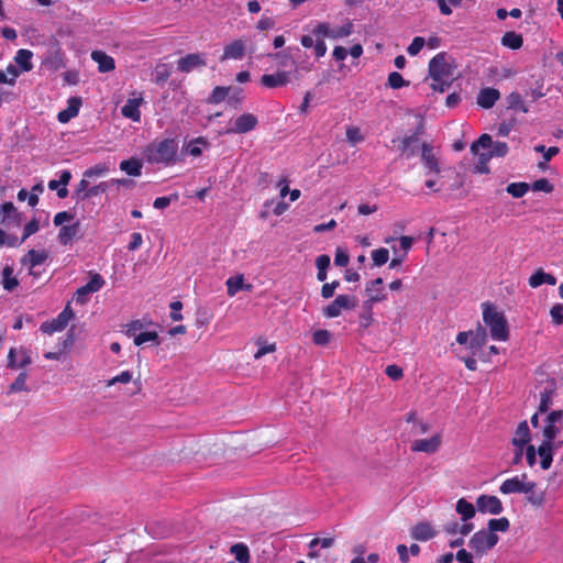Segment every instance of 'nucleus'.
Instances as JSON below:
<instances>
[{
	"label": "nucleus",
	"instance_id": "1",
	"mask_svg": "<svg viewBox=\"0 0 563 563\" xmlns=\"http://www.w3.org/2000/svg\"><path fill=\"white\" fill-rule=\"evenodd\" d=\"M142 156L150 165L173 166L178 161V140L157 137L143 147Z\"/></svg>",
	"mask_w": 563,
	"mask_h": 563
},
{
	"label": "nucleus",
	"instance_id": "39",
	"mask_svg": "<svg viewBox=\"0 0 563 563\" xmlns=\"http://www.w3.org/2000/svg\"><path fill=\"white\" fill-rule=\"evenodd\" d=\"M331 258L327 254L319 255L316 258V267L318 269L317 272V279L319 282H324L327 279V271L330 267Z\"/></svg>",
	"mask_w": 563,
	"mask_h": 563
},
{
	"label": "nucleus",
	"instance_id": "14",
	"mask_svg": "<svg viewBox=\"0 0 563 563\" xmlns=\"http://www.w3.org/2000/svg\"><path fill=\"white\" fill-rule=\"evenodd\" d=\"M442 443L441 435L434 434L430 439H418L411 443L412 452H424L428 454L435 453Z\"/></svg>",
	"mask_w": 563,
	"mask_h": 563
},
{
	"label": "nucleus",
	"instance_id": "29",
	"mask_svg": "<svg viewBox=\"0 0 563 563\" xmlns=\"http://www.w3.org/2000/svg\"><path fill=\"white\" fill-rule=\"evenodd\" d=\"M33 53L29 49L21 48L16 52L14 56V62L19 66L20 74L22 71H30L33 68V64L31 62Z\"/></svg>",
	"mask_w": 563,
	"mask_h": 563
},
{
	"label": "nucleus",
	"instance_id": "32",
	"mask_svg": "<svg viewBox=\"0 0 563 563\" xmlns=\"http://www.w3.org/2000/svg\"><path fill=\"white\" fill-rule=\"evenodd\" d=\"M501 45L510 49H519L523 44L522 35L515 31L506 32L501 37Z\"/></svg>",
	"mask_w": 563,
	"mask_h": 563
},
{
	"label": "nucleus",
	"instance_id": "30",
	"mask_svg": "<svg viewBox=\"0 0 563 563\" xmlns=\"http://www.w3.org/2000/svg\"><path fill=\"white\" fill-rule=\"evenodd\" d=\"M456 512L461 515V519L463 521H467L475 517L476 509L475 506L467 501L465 498H460L456 503Z\"/></svg>",
	"mask_w": 563,
	"mask_h": 563
},
{
	"label": "nucleus",
	"instance_id": "38",
	"mask_svg": "<svg viewBox=\"0 0 563 563\" xmlns=\"http://www.w3.org/2000/svg\"><path fill=\"white\" fill-rule=\"evenodd\" d=\"M231 91V87L217 86L212 89L211 93L207 98V103L209 104H218L227 99L229 92Z\"/></svg>",
	"mask_w": 563,
	"mask_h": 563
},
{
	"label": "nucleus",
	"instance_id": "33",
	"mask_svg": "<svg viewBox=\"0 0 563 563\" xmlns=\"http://www.w3.org/2000/svg\"><path fill=\"white\" fill-rule=\"evenodd\" d=\"M2 286L7 291H13L19 286V280L13 276V267L5 265L2 268Z\"/></svg>",
	"mask_w": 563,
	"mask_h": 563
},
{
	"label": "nucleus",
	"instance_id": "16",
	"mask_svg": "<svg viewBox=\"0 0 563 563\" xmlns=\"http://www.w3.org/2000/svg\"><path fill=\"white\" fill-rule=\"evenodd\" d=\"M47 258L48 254L45 250L36 251L32 249L21 258L20 262L22 265H30V274L34 277H37L38 274L33 271V268L35 266L42 265Z\"/></svg>",
	"mask_w": 563,
	"mask_h": 563
},
{
	"label": "nucleus",
	"instance_id": "28",
	"mask_svg": "<svg viewBox=\"0 0 563 563\" xmlns=\"http://www.w3.org/2000/svg\"><path fill=\"white\" fill-rule=\"evenodd\" d=\"M143 158L131 157L120 163V169L129 176L137 177L142 174Z\"/></svg>",
	"mask_w": 563,
	"mask_h": 563
},
{
	"label": "nucleus",
	"instance_id": "18",
	"mask_svg": "<svg viewBox=\"0 0 563 563\" xmlns=\"http://www.w3.org/2000/svg\"><path fill=\"white\" fill-rule=\"evenodd\" d=\"M81 104L82 100L80 97H70L67 100V108L58 112L57 120L60 123H67L70 119L78 115Z\"/></svg>",
	"mask_w": 563,
	"mask_h": 563
},
{
	"label": "nucleus",
	"instance_id": "26",
	"mask_svg": "<svg viewBox=\"0 0 563 563\" xmlns=\"http://www.w3.org/2000/svg\"><path fill=\"white\" fill-rule=\"evenodd\" d=\"M245 54V47L241 40H235L224 47L221 60L242 59Z\"/></svg>",
	"mask_w": 563,
	"mask_h": 563
},
{
	"label": "nucleus",
	"instance_id": "47",
	"mask_svg": "<svg viewBox=\"0 0 563 563\" xmlns=\"http://www.w3.org/2000/svg\"><path fill=\"white\" fill-rule=\"evenodd\" d=\"M27 373L21 372L14 382L9 386V393H19V391H27L29 388L26 386Z\"/></svg>",
	"mask_w": 563,
	"mask_h": 563
},
{
	"label": "nucleus",
	"instance_id": "12",
	"mask_svg": "<svg viewBox=\"0 0 563 563\" xmlns=\"http://www.w3.org/2000/svg\"><path fill=\"white\" fill-rule=\"evenodd\" d=\"M476 508L482 514L499 515L504 507L500 499L493 495H481L476 499Z\"/></svg>",
	"mask_w": 563,
	"mask_h": 563
},
{
	"label": "nucleus",
	"instance_id": "22",
	"mask_svg": "<svg viewBox=\"0 0 563 563\" xmlns=\"http://www.w3.org/2000/svg\"><path fill=\"white\" fill-rule=\"evenodd\" d=\"M91 59L98 64V70L100 73H109L115 68V62L113 57H111L103 51H92Z\"/></svg>",
	"mask_w": 563,
	"mask_h": 563
},
{
	"label": "nucleus",
	"instance_id": "64",
	"mask_svg": "<svg viewBox=\"0 0 563 563\" xmlns=\"http://www.w3.org/2000/svg\"><path fill=\"white\" fill-rule=\"evenodd\" d=\"M550 316H551L553 324H555V325L563 324V303H555L550 309Z\"/></svg>",
	"mask_w": 563,
	"mask_h": 563
},
{
	"label": "nucleus",
	"instance_id": "51",
	"mask_svg": "<svg viewBox=\"0 0 563 563\" xmlns=\"http://www.w3.org/2000/svg\"><path fill=\"white\" fill-rule=\"evenodd\" d=\"M526 500L533 507H542L545 503V493L543 490L533 489L526 496Z\"/></svg>",
	"mask_w": 563,
	"mask_h": 563
},
{
	"label": "nucleus",
	"instance_id": "48",
	"mask_svg": "<svg viewBox=\"0 0 563 563\" xmlns=\"http://www.w3.org/2000/svg\"><path fill=\"white\" fill-rule=\"evenodd\" d=\"M553 390L552 389H544L540 394V402L538 406V411L542 413H547L552 405V397H553Z\"/></svg>",
	"mask_w": 563,
	"mask_h": 563
},
{
	"label": "nucleus",
	"instance_id": "8",
	"mask_svg": "<svg viewBox=\"0 0 563 563\" xmlns=\"http://www.w3.org/2000/svg\"><path fill=\"white\" fill-rule=\"evenodd\" d=\"M42 65L51 71H57L66 66L64 62V52L57 40L54 38Z\"/></svg>",
	"mask_w": 563,
	"mask_h": 563
},
{
	"label": "nucleus",
	"instance_id": "58",
	"mask_svg": "<svg viewBox=\"0 0 563 563\" xmlns=\"http://www.w3.org/2000/svg\"><path fill=\"white\" fill-rule=\"evenodd\" d=\"M104 284H106V282H104L103 277L100 274L95 273V274L90 275V279L85 286L91 292H97L103 287Z\"/></svg>",
	"mask_w": 563,
	"mask_h": 563
},
{
	"label": "nucleus",
	"instance_id": "45",
	"mask_svg": "<svg viewBox=\"0 0 563 563\" xmlns=\"http://www.w3.org/2000/svg\"><path fill=\"white\" fill-rule=\"evenodd\" d=\"M509 152V146L506 142H494L490 147H488L487 155L488 157H505Z\"/></svg>",
	"mask_w": 563,
	"mask_h": 563
},
{
	"label": "nucleus",
	"instance_id": "40",
	"mask_svg": "<svg viewBox=\"0 0 563 563\" xmlns=\"http://www.w3.org/2000/svg\"><path fill=\"white\" fill-rule=\"evenodd\" d=\"M146 342H151L153 345H159L161 339L156 331H145L140 332L137 335H134V344L136 346H141Z\"/></svg>",
	"mask_w": 563,
	"mask_h": 563
},
{
	"label": "nucleus",
	"instance_id": "56",
	"mask_svg": "<svg viewBox=\"0 0 563 563\" xmlns=\"http://www.w3.org/2000/svg\"><path fill=\"white\" fill-rule=\"evenodd\" d=\"M530 189L533 191H543L550 194L554 190L553 184L547 178H540L530 184Z\"/></svg>",
	"mask_w": 563,
	"mask_h": 563
},
{
	"label": "nucleus",
	"instance_id": "27",
	"mask_svg": "<svg viewBox=\"0 0 563 563\" xmlns=\"http://www.w3.org/2000/svg\"><path fill=\"white\" fill-rule=\"evenodd\" d=\"M531 440V432L526 420L521 421L516 429V437L511 439L514 446H526Z\"/></svg>",
	"mask_w": 563,
	"mask_h": 563
},
{
	"label": "nucleus",
	"instance_id": "6",
	"mask_svg": "<svg viewBox=\"0 0 563 563\" xmlns=\"http://www.w3.org/2000/svg\"><path fill=\"white\" fill-rule=\"evenodd\" d=\"M357 298L349 295H338L333 301L323 307L322 313L327 318H336L341 314L342 309L352 310L357 306Z\"/></svg>",
	"mask_w": 563,
	"mask_h": 563
},
{
	"label": "nucleus",
	"instance_id": "50",
	"mask_svg": "<svg viewBox=\"0 0 563 563\" xmlns=\"http://www.w3.org/2000/svg\"><path fill=\"white\" fill-rule=\"evenodd\" d=\"M331 338L332 333L325 329H319L312 333V342L319 346H324L329 344Z\"/></svg>",
	"mask_w": 563,
	"mask_h": 563
},
{
	"label": "nucleus",
	"instance_id": "23",
	"mask_svg": "<svg viewBox=\"0 0 563 563\" xmlns=\"http://www.w3.org/2000/svg\"><path fill=\"white\" fill-rule=\"evenodd\" d=\"M538 455L540 456L541 468L549 470L554 456L552 441L542 440V443L538 446Z\"/></svg>",
	"mask_w": 563,
	"mask_h": 563
},
{
	"label": "nucleus",
	"instance_id": "43",
	"mask_svg": "<svg viewBox=\"0 0 563 563\" xmlns=\"http://www.w3.org/2000/svg\"><path fill=\"white\" fill-rule=\"evenodd\" d=\"M20 70L14 65L10 64L5 70H0V84H7L10 86L15 85L16 77H19Z\"/></svg>",
	"mask_w": 563,
	"mask_h": 563
},
{
	"label": "nucleus",
	"instance_id": "54",
	"mask_svg": "<svg viewBox=\"0 0 563 563\" xmlns=\"http://www.w3.org/2000/svg\"><path fill=\"white\" fill-rule=\"evenodd\" d=\"M113 186V181H101L99 183L98 185H95L92 187H90L87 191H86V197H89L92 198V197H96L100 194H104L107 192L111 187Z\"/></svg>",
	"mask_w": 563,
	"mask_h": 563
},
{
	"label": "nucleus",
	"instance_id": "17",
	"mask_svg": "<svg viewBox=\"0 0 563 563\" xmlns=\"http://www.w3.org/2000/svg\"><path fill=\"white\" fill-rule=\"evenodd\" d=\"M487 342V331L486 329L478 323L477 328L471 334V340L468 342V350L473 353V355H477L482 347Z\"/></svg>",
	"mask_w": 563,
	"mask_h": 563
},
{
	"label": "nucleus",
	"instance_id": "24",
	"mask_svg": "<svg viewBox=\"0 0 563 563\" xmlns=\"http://www.w3.org/2000/svg\"><path fill=\"white\" fill-rule=\"evenodd\" d=\"M80 231V222L77 220L76 222L67 225H63L59 229L57 239L62 245H68L71 241L78 235Z\"/></svg>",
	"mask_w": 563,
	"mask_h": 563
},
{
	"label": "nucleus",
	"instance_id": "37",
	"mask_svg": "<svg viewBox=\"0 0 563 563\" xmlns=\"http://www.w3.org/2000/svg\"><path fill=\"white\" fill-rule=\"evenodd\" d=\"M510 528V522L508 518L501 517L496 519H489L487 522V532L496 533L497 532H507Z\"/></svg>",
	"mask_w": 563,
	"mask_h": 563
},
{
	"label": "nucleus",
	"instance_id": "2",
	"mask_svg": "<svg viewBox=\"0 0 563 563\" xmlns=\"http://www.w3.org/2000/svg\"><path fill=\"white\" fill-rule=\"evenodd\" d=\"M376 285H384L382 277L369 280L365 287V294L368 298L363 301L362 311L358 314V328L362 332L367 330L375 321L373 312L374 303L382 302L387 299V294H383L382 291L379 295H372V290Z\"/></svg>",
	"mask_w": 563,
	"mask_h": 563
},
{
	"label": "nucleus",
	"instance_id": "11",
	"mask_svg": "<svg viewBox=\"0 0 563 563\" xmlns=\"http://www.w3.org/2000/svg\"><path fill=\"white\" fill-rule=\"evenodd\" d=\"M258 124L256 115L253 113H243L239 115L232 126L227 129L228 134H244L254 130Z\"/></svg>",
	"mask_w": 563,
	"mask_h": 563
},
{
	"label": "nucleus",
	"instance_id": "31",
	"mask_svg": "<svg viewBox=\"0 0 563 563\" xmlns=\"http://www.w3.org/2000/svg\"><path fill=\"white\" fill-rule=\"evenodd\" d=\"M419 143V140L413 136V135H408V136H405L402 140H401V145H400V152H401V155L405 156L407 159L413 157L416 155V148H417V145Z\"/></svg>",
	"mask_w": 563,
	"mask_h": 563
},
{
	"label": "nucleus",
	"instance_id": "7",
	"mask_svg": "<svg viewBox=\"0 0 563 563\" xmlns=\"http://www.w3.org/2000/svg\"><path fill=\"white\" fill-rule=\"evenodd\" d=\"M75 317L73 309L69 303L63 309V311L54 319L44 321L40 330L45 334H53L54 332L64 330L68 322Z\"/></svg>",
	"mask_w": 563,
	"mask_h": 563
},
{
	"label": "nucleus",
	"instance_id": "19",
	"mask_svg": "<svg viewBox=\"0 0 563 563\" xmlns=\"http://www.w3.org/2000/svg\"><path fill=\"white\" fill-rule=\"evenodd\" d=\"M500 92L496 88L487 87L479 90L477 104L483 109H490L499 100Z\"/></svg>",
	"mask_w": 563,
	"mask_h": 563
},
{
	"label": "nucleus",
	"instance_id": "21",
	"mask_svg": "<svg viewBox=\"0 0 563 563\" xmlns=\"http://www.w3.org/2000/svg\"><path fill=\"white\" fill-rule=\"evenodd\" d=\"M143 102V98H131L128 99L126 103L121 108V113L124 118L132 120L133 122H140L141 111L140 106Z\"/></svg>",
	"mask_w": 563,
	"mask_h": 563
},
{
	"label": "nucleus",
	"instance_id": "46",
	"mask_svg": "<svg viewBox=\"0 0 563 563\" xmlns=\"http://www.w3.org/2000/svg\"><path fill=\"white\" fill-rule=\"evenodd\" d=\"M493 145V139L489 134H482L475 142L471 145V153L473 155H479L478 150L482 148H488Z\"/></svg>",
	"mask_w": 563,
	"mask_h": 563
},
{
	"label": "nucleus",
	"instance_id": "35",
	"mask_svg": "<svg viewBox=\"0 0 563 563\" xmlns=\"http://www.w3.org/2000/svg\"><path fill=\"white\" fill-rule=\"evenodd\" d=\"M227 292L229 296H234L238 294V291L242 290L243 288L250 290L252 288L251 284L245 285L244 278L242 275L230 277L227 280Z\"/></svg>",
	"mask_w": 563,
	"mask_h": 563
},
{
	"label": "nucleus",
	"instance_id": "36",
	"mask_svg": "<svg viewBox=\"0 0 563 563\" xmlns=\"http://www.w3.org/2000/svg\"><path fill=\"white\" fill-rule=\"evenodd\" d=\"M506 101H507L508 109H511L515 111H521L522 113L529 112L528 106H526L522 101V96L517 91L510 92L507 96Z\"/></svg>",
	"mask_w": 563,
	"mask_h": 563
},
{
	"label": "nucleus",
	"instance_id": "53",
	"mask_svg": "<svg viewBox=\"0 0 563 563\" xmlns=\"http://www.w3.org/2000/svg\"><path fill=\"white\" fill-rule=\"evenodd\" d=\"M353 33V23L347 20V22L341 26H336L332 29L331 38H342L347 37Z\"/></svg>",
	"mask_w": 563,
	"mask_h": 563
},
{
	"label": "nucleus",
	"instance_id": "10",
	"mask_svg": "<svg viewBox=\"0 0 563 563\" xmlns=\"http://www.w3.org/2000/svg\"><path fill=\"white\" fill-rule=\"evenodd\" d=\"M445 56H446V53L442 52V53L437 54L429 62V76L434 81H441V79H443V77L451 75V67L445 62Z\"/></svg>",
	"mask_w": 563,
	"mask_h": 563
},
{
	"label": "nucleus",
	"instance_id": "42",
	"mask_svg": "<svg viewBox=\"0 0 563 563\" xmlns=\"http://www.w3.org/2000/svg\"><path fill=\"white\" fill-rule=\"evenodd\" d=\"M146 530H148V532L153 534L154 538L158 539L167 538L172 534V528L167 527L165 522H153L147 525Z\"/></svg>",
	"mask_w": 563,
	"mask_h": 563
},
{
	"label": "nucleus",
	"instance_id": "34",
	"mask_svg": "<svg viewBox=\"0 0 563 563\" xmlns=\"http://www.w3.org/2000/svg\"><path fill=\"white\" fill-rule=\"evenodd\" d=\"M522 482L519 476L508 478L500 485L499 492L504 495L520 494Z\"/></svg>",
	"mask_w": 563,
	"mask_h": 563
},
{
	"label": "nucleus",
	"instance_id": "63",
	"mask_svg": "<svg viewBox=\"0 0 563 563\" xmlns=\"http://www.w3.org/2000/svg\"><path fill=\"white\" fill-rule=\"evenodd\" d=\"M40 230V221L33 218L29 223L24 225L21 242H24L31 235L35 234Z\"/></svg>",
	"mask_w": 563,
	"mask_h": 563
},
{
	"label": "nucleus",
	"instance_id": "15",
	"mask_svg": "<svg viewBox=\"0 0 563 563\" xmlns=\"http://www.w3.org/2000/svg\"><path fill=\"white\" fill-rule=\"evenodd\" d=\"M260 82L265 88L284 87L289 82V73L285 70L276 71L275 74H264Z\"/></svg>",
	"mask_w": 563,
	"mask_h": 563
},
{
	"label": "nucleus",
	"instance_id": "59",
	"mask_svg": "<svg viewBox=\"0 0 563 563\" xmlns=\"http://www.w3.org/2000/svg\"><path fill=\"white\" fill-rule=\"evenodd\" d=\"M228 104L233 107L234 109H239L244 100L243 96V89L242 88H234L232 93L228 97Z\"/></svg>",
	"mask_w": 563,
	"mask_h": 563
},
{
	"label": "nucleus",
	"instance_id": "62",
	"mask_svg": "<svg viewBox=\"0 0 563 563\" xmlns=\"http://www.w3.org/2000/svg\"><path fill=\"white\" fill-rule=\"evenodd\" d=\"M177 200H178V194H176V192L170 196L157 197L153 202V207L155 209L162 210V209L167 208L173 201H177Z\"/></svg>",
	"mask_w": 563,
	"mask_h": 563
},
{
	"label": "nucleus",
	"instance_id": "3",
	"mask_svg": "<svg viewBox=\"0 0 563 563\" xmlns=\"http://www.w3.org/2000/svg\"><path fill=\"white\" fill-rule=\"evenodd\" d=\"M483 321L490 330V336L497 341H507L509 329L507 319L503 312L497 311L490 302L483 303Z\"/></svg>",
	"mask_w": 563,
	"mask_h": 563
},
{
	"label": "nucleus",
	"instance_id": "13",
	"mask_svg": "<svg viewBox=\"0 0 563 563\" xmlns=\"http://www.w3.org/2000/svg\"><path fill=\"white\" fill-rule=\"evenodd\" d=\"M299 52L300 48L298 46H287L279 52L268 53L266 56L272 60H276L278 66L284 68L296 65L295 54Z\"/></svg>",
	"mask_w": 563,
	"mask_h": 563
},
{
	"label": "nucleus",
	"instance_id": "61",
	"mask_svg": "<svg viewBox=\"0 0 563 563\" xmlns=\"http://www.w3.org/2000/svg\"><path fill=\"white\" fill-rule=\"evenodd\" d=\"M312 34L317 37V38H324V37H329L331 38V34H332V29L330 27V24L327 23V22H321V23H318L317 26L312 30Z\"/></svg>",
	"mask_w": 563,
	"mask_h": 563
},
{
	"label": "nucleus",
	"instance_id": "25",
	"mask_svg": "<svg viewBox=\"0 0 563 563\" xmlns=\"http://www.w3.org/2000/svg\"><path fill=\"white\" fill-rule=\"evenodd\" d=\"M529 286L532 288H538L543 284H548L554 286L556 284V277L550 273L543 271V268H538L530 277H529Z\"/></svg>",
	"mask_w": 563,
	"mask_h": 563
},
{
	"label": "nucleus",
	"instance_id": "5",
	"mask_svg": "<svg viewBox=\"0 0 563 563\" xmlns=\"http://www.w3.org/2000/svg\"><path fill=\"white\" fill-rule=\"evenodd\" d=\"M542 428L543 440H555L563 430V409H556L548 412Z\"/></svg>",
	"mask_w": 563,
	"mask_h": 563
},
{
	"label": "nucleus",
	"instance_id": "20",
	"mask_svg": "<svg viewBox=\"0 0 563 563\" xmlns=\"http://www.w3.org/2000/svg\"><path fill=\"white\" fill-rule=\"evenodd\" d=\"M410 536L417 541L424 542L434 538L437 532L429 522L422 521L411 528Z\"/></svg>",
	"mask_w": 563,
	"mask_h": 563
},
{
	"label": "nucleus",
	"instance_id": "60",
	"mask_svg": "<svg viewBox=\"0 0 563 563\" xmlns=\"http://www.w3.org/2000/svg\"><path fill=\"white\" fill-rule=\"evenodd\" d=\"M109 172V166L107 164H97L84 172V177L92 178L96 176H102Z\"/></svg>",
	"mask_w": 563,
	"mask_h": 563
},
{
	"label": "nucleus",
	"instance_id": "49",
	"mask_svg": "<svg viewBox=\"0 0 563 563\" xmlns=\"http://www.w3.org/2000/svg\"><path fill=\"white\" fill-rule=\"evenodd\" d=\"M421 161L426 168H428V175L431 173L439 174L441 172L439 159L434 154L421 155Z\"/></svg>",
	"mask_w": 563,
	"mask_h": 563
},
{
	"label": "nucleus",
	"instance_id": "4",
	"mask_svg": "<svg viewBox=\"0 0 563 563\" xmlns=\"http://www.w3.org/2000/svg\"><path fill=\"white\" fill-rule=\"evenodd\" d=\"M499 541L496 533H488L486 529L475 532L468 540V547L474 551L476 556L482 558L490 551Z\"/></svg>",
	"mask_w": 563,
	"mask_h": 563
},
{
	"label": "nucleus",
	"instance_id": "55",
	"mask_svg": "<svg viewBox=\"0 0 563 563\" xmlns=\"http://www.w3.org/2000/svg\"><path fill=\"white\" fill-rule=\"evenodd\" d=\"M388 86L393 89H400L402 87L409 86V81L405 80L402 75L398 71H391L388 75Z\"/></svg>",
	"mask_w": 563,
	"mask_h": 563
},
{
	"label": "nucleus",
	"instance_id": "52",
	"mask_svg": "<svg viewBox=\"0 0 563 563\" xmlns=\"http://www.w3.org/2000/svg\"><path fill=\"white\" fill-rule=\"evenodd\" d=\"M372 260L374 266H383L389 260V251L385 247L374 250L372 252Z\"/></svg>",
	"mask_w": 563,
	"mask_h": 563
},
{
	"label": "nucleus",
	"instance_id": "41",
	"mask_svg": "<svg viewBox=\"0 0 563 563\" xmlns=\"http://www.w3.org/2000/svg\"><path fill=\"white\" fill-rule=\"evenodd\" d=\"M230 552L234 555L239 563H250L251 555L247 545L244 543H235L231 547Z\"/></svg>",
	"mask_w": 563,
	"mask_h": 563
},
{
	"label": "nucleus",
	"instance_id": "44",
	"mask_svg": "<svg viewBox=\"0 0 563 563\" xmlns=\"http://www.w3.org/2000/svg\"><path fill=\"white\" fill-rule=\"evenodd\" d=\"M530 190V184L525 181L511 183L506 187V191L514 198H521Z\"/></svg>",
	"mask_w": 563,
	"mask_h": 563
},
{
	"label": "nucleus",
	"instance_id": "9",
	"mask_svg": "<svg viewBox=\"0 0 563 563\" xmlns=\"http://www.w3.org/2000/svg\"><path fill=\"white\" fill-rule=\"evenodd\" d=\"M207 65L205 53H190L177 60V69L180 73L189 74L195 69H201Z\"/></svg>",
	"mask_w": 563,
	"mask_h": 563
},
{
	"label": "nucleus",
	"instance_id": "57",
	"mask_svg": "<svg viewBox=\"0 0 563 563\" xmlns=\"http://www.w3.org/2000/svg\"><path fill=\"white\" fill-rule=\"evenodd\" d=\"M492 159V157H488L487 152L481 153L478 155V162L476 166L474 167V172L478 174H489L490 168L488 166V162Z\"/></svg>",
	"mask_w": 563,
	"mask_h": 563
}]
</instances>
